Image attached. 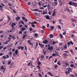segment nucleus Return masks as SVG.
I'll list each match as a JSON object with an SVG mask.
<instances>
[{"instance_id":"6e6d98bb","label":"nucleus","mask_w":77,"mask_h":77,"mask_svg":"<svg viewBox=\"0 0 77 77\" xmlns=\"http://www.w3.org/2000/svg\"><path fill=\"white\" fill-rule=\"evenodd\" d=\"M3 58L4 59H6V56H3Z\"/></svg>"},{"instance_id":"a19ab883","label":"nucleus","mask_w":77,"mask_h":77,"mask_svg":"<svg viewBox=\"0 0 77 77\" xmlns=\"http://www.w3.org/2000/svg\"><path fill=\"white\" fill-rule=\"evenodd\" d=\"M63 55L64 56H67V54L66 53H64L63 54Z\"/></svg>"},{"instance_id":"37998d69","label":"nucleus","mask_w":77,"mask_h":77,"mask_svg":"<svg viewBox=\"0 0 77 77\" xmlns=\"http://www.w3.org/2000/svg\"><path fill=\"white\" fill-rule=\"evenodd\" d=\"M65 65H66V66H68V65H69V64H68V63H65Z\"/></svg>"},{"instance_id":"f03ea898","label":"nucleus","mask_w":77,"mask_h":77,"mask_svg":"<svg viewBox=\"0 0 77 77\" xmlns=\"http://www.w3.org/2000/svg\"><path fill=\"white\" fill-rule=\"evenodd\" d=\"M45 14H48V10L47 9L43 11V15H45Z\"/></svg>"},{"instance_id":"0eeeda50","label":"nucleus","mask_w":77,"mask_h":77,"mask_svg":"<svg viewBox=\"0 0 77 77\" xmlns=\"http://www.w3.org/2000/svg\"><path fill=\"white\" fill-rule=\"evenodd\" d=\"M14 63H11V64L10 65L9 67L10 68H13L14 67Z\"/></svg>"},{"instance_id":"c756f323","label":"nucleus","mask_w":77,"mask_h":77,"mask_svg":"<svg viewBox=\"0 0 77 77\" xmlns=\"http://www.w3.org/2000/svg\"><path fill=\"white\" fill-rule=\"evenodd\" d=\"M71 45V43H70V42H68L67 43V45H68V46L69 45Z\"/></svg>"},{"instance_id":"e2e57ef3","label":"nucleus","mask_w":77,"mask_h":77,"mask_svg":"<svg viewBox=\"0 0 77 77\" xmlns=\"http://www.w3.org/2000/svg\"><path fill=\"white\" fill-rule=\"evenodd\" d=\"M41 64V62H38V65H40Z\"/></svg>"},{"instance_id":"680f3d73","label":"nucleus","mask_w":77,"mask_h":77,"mask_svg":"<svg viewBox=\"0 0 77 77\" xmlns=\"http://www.w3.org/2000/svg\"><path fill=\"white\" fill-rule=\"evenodd\" d=\"M1 5H2V6H5V5H4V4L2 3L1 4Z\"/></svg>"},{"instance_id":"cd10ccee","label":"nucleus","mask_w":77,"mask_h":77,"mask_svg":"<svg viewBox=\"0 0 77 77\" xmlns=\"http://www.w3.org/2000/svg\"><path fill=\"white\" fill-rule=\"evenodd\" d=\"M41 1H40L39 2H38V5L39 6H41Z\"/></svg>"},{"instance_id":"4d7b16f0","label":"nucleus","mask_w":77,"mask_h":77,"mask_svg":"<svg viewBox=\"0 0 77 77\" xmlns=\"http://www.w3.org/2000/svg\"><path fill=\"white\" fill-rule=\"evenodd\" d=\"M66 32H64L63 33V35H66Z\"/></svg>"},{"instance_id":"603ef678","label":"nucleus","mask_w":77,"mask_h":77,"mask_svg":"<svg viewBox=\"0 0 77 77\" xmlns=\"http://www.w3.org/2000/svg\"><path fill=\"white\" fill-rule=\"evenodd\" d=\"M58 2H54V3H55V4L56 5H58Z\"/></svg>"},{"instance_id":"09e8293b","label":"nucleus","mask_w":77,"mask_h":77,"mask_svg":"<svg viewBox=\"0 0 77 77\" xmlns=\"http://www.w3.org/2000/svg\"><path fill=\"white\" fill-rule=\"evenodd\" d=\"M38 42H36L35 46L36 47H38Z\"/></svg>"},{"instance_id":"393cba45","label":"nucleus","mask_w":77,"mask_h":77,"mask_svg":"<svg viewBox=\"0 0 77 77\" xmlns=\"http://www.w3.org/2000/svg\"><path fill=\"white\" fill-rule=\"evenodd\" d=\"M26 30V28H22L21 31L22 32H23V30Z\"/></svg>"},{"instance_id":"3c124183","label":"nucleus","mask_w":77,"mask_h":77,"mask_svg":"<svg viewBox=\"0 0 77 77\" xmlns=\"http://www.w3.org/2000/svg\"><path fill=\"white\" fill-rule=\"evenodd\" d=\"M9 55H7L6 58L7 59H8V58H9Z\"/></svg>"},{"instance_id":"f704fd0d","label":"nucleus","mask_w":77,"mask_h":77,"mask_svg":"<svg viewBox=\"0 0 77 77\" xmlns=\"http://www.w3.org/2000/svg\"><path fill=\"white\" fill-rule=\"evenodd\" d=\"M65 49H66L67 48V45H66L64 47Z\"/></svg>"},{"instance_id":"9b49d317","label":"nucleus","mask_w":77,"mask_h":77,"mask_svg":"<svg viewBox=\"0 0 77 77\" xmlns=\"http://www.w3.org/2000/svg\"><path fill=\"white\" fill-rule=\"evenodd\" d=\"M44 44H48V40H45V41L43 42Z\"/></svg>"},{"instance_id":"a878e982","label":"nucleus","mask_w":77,"mask_h":77,"mask_svg":"<svg viewBox=\"0 0 77 77\" xmlns=\"http://www.w3.org/2000/svg\"><path fill=\"white\" fill-rule=\"evenodd\" d=\"M52 56H53V57L56 56V54L55 53H53L52 55Z\"/></svg>"},{"instance_id":"7ed1b4c3","label":"nucleus","mask_w":77,"mask_h":77,"mask_svg":"<svg viewBox=\"0 0 77 77\" xmlns=\"http://www.w3.org/2000/svg\"><path fill=\"white\" fill-rule=\"evenodd\" d=\"M44 17L47 20H50V18L49 17V15H46L44 16Z\"/></svg>"},{"instance_id":"f8f14e48","label":"nucleus","mask_w":77,"mask_h":77,"mask_svg":"<svg viewBox=\"0 0 77 77\" xmlns=\"http://www.w3.org/2000/svg\"><path fill=\"white\" fill-rule=\"evenodd\" d=\"M18 50H16L15 52V54L16 55H17L18 54Z\"/></svg>"},{"instance_id":"2eb2a0df","label":"nucleus","mask_w":77,"mask_h":77,"mask_svg":"<svg viewBox=\"0 0 77 77\" xmlns=\"http://www.w3.org/2000/svg\"><path fill=\"white\" fill-rule=\"evenodd\" d=\"M71 20L72 21V22H75V21L76 20H75L73 19V18H72V19H71Z\"/></svg>"},{"instance_id":"49530a36","label":"nucleus","mask_w":77,"mask_h":77,"mask_svg":"<svg viewBox=\"0 0 77 77\" xmlns=\"http://www.w3.org/2000/svg\"><path fill=\"white\" fill-rule=\"evenodd\" d=\"M8 5L9 6H12V4H11V3H8Z\"/></svg>"},{"instance_id":"5fc2aeb1","label":"nucleus","mask_w":77,"mask_h":77,"mask_svg":"<svg viewBox=\"0 0 77 77\" xmlns=\"http://www.w3.org/2000/svg\"><path fill=\"white\" fill-rule=\"evenodd\" d=\"M43 52L44 53V54L45 55L46 54V51H44V50H43Z\"/></svg>"},{"instance_id":"ddd939ff","label":"nucleus","mask_w":77,"mask_h":77,"mask_svg":"<svg viewBox=\"0 0 77 77\" xmlns=\"http://www.w3.org/2000/svg\"><path fill=\"white\" fill-rule=\"evenodd\" d=\"M9 42V41H6L5 42H3V44H4L6 45L7 44H8V42Z\"/></svg>"},{"instance_id":"2f4dec72","label":"nucleus","mask_w":77,"mask_h":77,"mask_svg":"<svg viewBox=\"0 0 77 77\" xmlns=\"http://www.w3.org/2000/svg\"><path fill=\"white\" fill-rule=\"evenodd\" d=\"M70 51L72 54H74V51H73L72 50H70Z\"/></svg>"},{"instance_id":"f3484780","label":"nucleus","mask_w":77,"mask_h":77,"mask_svg":"<svg viewBox=\"0 0 77 77\" xmlns=\"http://www.w3.org/2000/svg\"><path fill=\"white\" fill-rule=\"evenodd\" d=\"M48 74H49L50 76H52V77H53V75H52V74H51L50 72H48Z\"/></svg>"},{"instance_id":"5701e85b","label":"nucleus","mask_w":77,"mask_h":77,"mask_svg":"<svg viewBox=\"0 0 77 77\" xmlns=\"http://www.w3.org/2000/svg\"><path fill=\"white\" fill-rule=\"evenodd\" d=\"M52 44H53V45H54V44H57V43H56V42L53 41V42H52Z\"/></svg>"},{"instance_id":"473e14b6","label":"nucleus","mask_w":77,"mask_h":77,"mask_svg":"<svg viewBox=\"0 0 77 77\" xmlns=\"http://www.w3.org/2000/svg\"><path fill=\"white\" fill-rule=\"evenodd\" d=\"M51 58H53V57H52V56H51L48 59V60L50 61V59H51Z\"/></svg>"},{"instance_id":"8fccbe9b","label":"nucleus","mask_w":77,"mask_h":77,"mask_svg":"<svg viewBox=\"0 0 77 77\" xmlns=\"http://www.w3.org/2000/svg\"><path fill=\"white\" fill-rule=\"evenodd\" d=\"M57 59H56L55 60V61H54V63H56V62H57Z\"/></svg>"},{"instance_id":"6e6552de","label":"nucleus","mask_w":77,"mask_h":77,"mask_svg":"<svg viewBox=\"0 0 77 77\" xmlns=\"http://www.w3.org/2000/svg\"><path fill=\"white\" fill-rule=\"evenodd\" d=\"M40 46L41 48H44V45H42V44L41 43H39L38 44Z\"/></svg>"},{"instance_id":"13d9d810","label":"nucleus","mask_w":77,"mask_h":77,"mask_svg":"<svg viewBox=\"0 0 77 77\" xmlns=\"http://www.w3.org/2000/svg\"><path fill=\"white\" fill-rule=\"evenodd\" d=\"M39 75L40 77H42V75H41V73H39Z\"/></svg>"},{"instance_id":"4be33fe9","label":"nucleus","mask_w":77,"mask_h":77,"mask_svg":"<svg viewBox=\"0 0 77 77\" xmlns=\"http://www.w3.org/2000/svg\"><path fill=\"white\" fill-rule=\"evenodd\" d=\"M54 67L55 69H57V67H58V65H57V64H56L54 66Z\"/></svg>"},{"instance_id":"c85d7f7f","label":"nucleus","mask_w":77,"mask_h":77,"mask_svg":"<svg viewBox=\"0 0 77 77\" xmlns=\"http://www.w3.org/2000/svg\"><path fill=\"white\" fill-rule=\"evenodd\" d=\"M57 64L58 65H59V66H60V61H59L57 63Z\"/></svg>"},{"instance_id":"de8ad7c7","label":"nucleus","mask_w":77,"mask_h":77,"mask_svg":"<svg viewBox=\"0 0 77 77\" xmlns=\"http://www.w3.org/2000/svg\"><path fill=\"white\" fill-rule=\"evenodd\" d=\"M39 9H42L43 10H44V8H43V7H40L39 8Z\"/></svg>"},{"instance_id":"bb28decb","label":"nucleus","mask_w":77,"mask_h":77,"mask_svg":"<svg viewBox=\"0 0 77 77\" xmlns=\"http://www.w3.org/2000/svg\"><path fill=\"white\" fill-rule=\"evenodd\" d=\"M50 35L51 38H53V35L52 34H51Z\"/></svg>"},{"instance_id":"b1692460","label":"nucleus","mask_w":77,"mask_h":77,"mask_svg":"<svg viewBox=\"0 0 77 77\" xmlns=\"http://www.w3.org/2000/svg\"><path fill=\"white\" fill-rule=\"evenodd\" d=\"M37 67L38 68V69H39L40 71H41V68L40 67V66H38Z\"/></svg>"},{"instance_id":"a211bd4d","label":"nucleus","mask_w":77,"mask_h":77,"mask_svg":"<svg viewBox=\"0 0 77 77\" xmlns=\"http://www.w3.org/2000/svg\"><path fill=\"white\" fill-rule=\"evenodd\" d=\"M27 36V35L26 34H25L23 37L22 39H24L26 38Z\"/></svg>"},{"instance_id":"6ab92c4d","label":"nucleus","mask_w":77,"mask_h":77,"mask_svg":"<svg viewBox=\"0 0 77 77\" xmlns=\"http://www.w3.org/2000/svg\"><path fill=\"white\" fill-rule=\"evenodd\" d=\"M47 6H48V9H50V8L49 7H50V4H48Z\"/></svg>"},{"instance_id":"58836bf2","label":"nucleus","mask_w":77,"mask_h":77,"mask_svg":"<svg viewBox=\"0 0 77 77\" xmlns=\"http://www.w3.org/2000/svg\"><path fill=\"white\" fill-rule=\"evenodd\" d=\"M66 10L68 11H69V8H68V7H66Z\"/></svg>"},{"instance_id":"338daca9","label":"nucleus","mask_w":77,"mask_h":77,"mask_svg":"<svg viewBox=\"0 0 77 77\" xmlns=\"http://www.w3.org/2000/svg\"><path fill=\"white\" fill-rule=\"evenodd\" d=\"M29 30L30 31H31V32H32V28H30L29 29Z\"/></svg>"},{"instance_id":"72a5a7b5","label":"nucleus","mask_w":77,"mask_h":77,"mask_svg":"<svg viewBox=\"0 0 77 77\" xmlns=\"http://www.w3.org/2000/svg\"><path fill=\"white\" fill-rule=\"evenodd\" d=\"M59 29H61V26L60 25H58L57 26Z\"/></svg>"},{"instance_id":"79ce46f5","label":"nucleus","mask_w":77,"mask_h":77,"mask_svg":"<svg viewBox=\"0 0 77 77\" xmlns=\"http://www.w3.org/2000/svg\"><path fill=\"white\" fill-rule=\"evenodd\" d=\"M1 69H5V68H4L3 66H1Z\"/></svg>"},{"instance_id":"69168bd1","label":"nucleus","mask_w":77,"mask_h":77,"mask_svg":"<svg viewBox=\"0 0 77 77\" xmlns=\"http://www.w3.org/2000/svg\"><path fill=\"white\" fill-rule=\"evenodd\" d=\"M12 24L13 25H14V26H16V24H15V23H12Z\"/></svg>"},{"instance_id":"dca6fc26","label":"nucleus","mask_w":77,"mask_h":77,"mask_svg":"<svg viewBox=\"0 0 77 77\" xmlns=\"http://www.w3.org/2000/svg\"><path fill=\"white\" fill-rule=\"evenodd\" d=\"M69 42H70V44H71V45H74V43L72 42V41H70Z\"/></svg>"},{"instance_id":"4c0bfd02","label":"nucleus","mask_w":77,"mask_h":77,"mask_svg":"<svg viewBox=\"0 0 77 77\" xmlns=\"http://www.w3.org/2000/svg\"><path fill=\"white\" fill-rule=\"evenodd\" d=\"M52 22H53V24H56V21L54 20H52Z\"/></svg>"},{"instance_id":"7c9ffc66","label":"nucleus","mask_w":77,"mask_h":77,"mask_svg":"<svg viewBox=\"0 0 77 77\" xmlns=\"http://www.w3.org/2000/svg\"><path fill=\"white\" fill-rule=\"evenodd\" d=\"M59 36H60V38H63V35H62V34H60L59 35Z\"/></svg>"},{"instance_id":"a18cd8bd","label":"nucleus","mask_w":77,"mask_h":77,"mask_svg":"<svg viewBox=\"0 0 77 77\" xmlns=\"http://www.w3.org/2000/svg\"><path fill=\"white\" fill-rule=\"evenodd\" d=\"M11 61H9L8 62V65H10V64H11Z\"/></svg>"},{"instance_id":"412c9836","label":"nucleus","mask_w":77,"mask_h":77,"mask_svg":"<svg viewBox=\"0 0 77 77\" xmlns=\"http://www.w3.org/2000/svg\"><path fill=\"white\" fill-rule=\"evenodd\" d=\"M56 14V11H55L54 10V13L53 14V16H55V14Z\"/></svg>"},{"instance_id":"774afa93","label":"nucleus","mask_w":77,"mask_h":77,"mask_svg":"<svg viewBox=\"0 0 77 77\" xmlns=\"http://www.w3.org/2000/svg\"><path fill=\"white\" fill-rule=\"evenodd\" d=\"M22 31H20L19 32V34H22Z\"/></svg>"},{"instance_id":"20e7f679","label":"nucleus","mask_w":77,"mask_h":77,"mask_svg":"<svg viewBox=\"0 0 77 77\" xmlns=\"http://www.w3.org/2000/svg\"><path fill=\"white\" fill-rule=\"evenodd\" d=\"M67 71H66L65 72V73L66 74V75H68V74H69V73H70V70L69 69H68Z\"/></svg>"},{"instance_id":"052dcab7","label":"nucleus","mask_w":77,"mask_h":77,"mask_svg":"<svg viewBox=\"0 0 77 77\" xmlns=\"http://www.w3.org/2000/svg\"><path fill=\"white\" fill-rule=\"evenodd\" d=\"M44 55H41V59H42V58H44Z\"/></svg>"},{"instance_id":"1a4fd4ad","label":"nucleus","mask_w":77,"mask_h":77,"mask_svg":"<svg viewBox=\"0 0 77 77\" xmlns=\"http://www.w3.org/2000/svg\"><path fill=\"white\" fill-rule=\"evenodd\" d=\"M59 2H60V6H62V5L63 4L62 3V1H61V0H59Z\"/></svg>"},{"instance_id":"c9c22d12","label":"nucleus","mask_w":77,"mask_h":77,"mask_svg":"<svg viewBox=\"0 0 77 77\" xmlns=\"http://www.w3.org/2000/svg\"><path fill=\"white\" fill-rule=\"evenodd\" d=\"M34 11H36V12H38V9H36L34 10Z\"/></svg>"},{"instance_id":"4468645a","label":"nucleus","mask_w":77,"mask_h":77,"mask_svg":"<svg viewBox=\"0 0 77 77\" xmlns=\"http://www.w3.org/2000/svg\"><path fill=\"white\" fill-rule=\"evenodd\" d=\"M16 20L17 21H18V20H20V18L19 17H18L17 18H16Z\"/></svg>"},{"instance_id":"0e129e2a","label":"nucleus","mask_w":77,"mask_h":77,"mask_svg":"<svg viewBox=\"0 0 77 77\" xmlns=\"http://www.w3.org/2000/svg\"><path fill=\"white\" fill-rule=\"evenodd\" d=\"M35 36L36 37L38 36V34L35 33Z\"/></svg>"},{"instance_id":"c03bdc74","label":"nucleus","mask_w":77,"mask_h":77,"mask_svg":"<svg viewBox=\"0 0 77 77\" xmlns=\"http://www.w3.org/2000/svg\"><path fill=\"white\" fill-rule=\"evenodd\" d=\"M31 26H32V27L33 28H34V27H35V25H33V24L31 25Z\"/></svg>"},{"instance_id":"ea45409f","label":"nucleus","mask_w":77,"mask_h":77,"mask_svg":"<svg viewBox=\"0 0 77 77\" xmlns=\"http://www.w3.org/2000/svg\"><path fill=\"white\" fill-rule=\"evenodd\" d=\"M12 38L13 39H14V40H15L16 39V38H15V36H14V35H13L12 36Z\"/></svg>"},{"instance_id":"9d476101","label":"nucleus","mask_w":77,"mask_h":77,"mask_svg":"<svg viewBox=\"0 0 77 77\" xmlns=\"http://www.w3.org/2000/svg\"><path fill=\"white\" fill-rule=\"evenodd\" d=\"M51 29L50 30L51 31H52V30H53V29H54V26H51Z\"/></svg>"},{"instance_id":"bf43d9fd","label":"nucleus","mask_w":77,"mask_h":77,"mask_svg":"<svg viewBox=\"0 0 77 77\" xmlns=\"http://www.w3.org/2000/svg\"><path fill=\"white\" fill-rule=\"evenodd\" d=\"M70 66L71 67H73L74 66V65L73 64H71L70 65Z\"/></svg>"},{"instance_id":"e433bc0d","label":"nucleus","mask_w":77,"mask_h":77,"mask_svg":"<svg viewBox=\"0 0 77 77\" xmlns=\"http://www.w3.org/2000/svg\"><path fill=\"white\" fill-rule=\"evenodd\" d=\"M30 64H31V62H30L28 64V66H30Z\"/></svg>"},{"instance_id":"39448f33","label":"nucleus","mask_w":77,"mask_h":77,"mask_svg":"<svg viewBox=\"0 0 77 77\" xmlns=\"http://www.w3.org/2000/svg\"><path fill=\"white\" fill-rule=\"evenodd\" d=\"M2 8H4V7L0 4V10L1 11V12H3V9Z\"/></svg>"},{"instance_id":"aec40b11","label":"nucleus","mask_w":77,"mask_h":77,"mask_svg":"<svg viewBox=\"0 0 77 77\" xmlns=\"http://www.w3.org/2000/svg\"><path fill=\"white\" fill-rule=\"evenodd\" d=\"M12 44H11V45H8L7 47L8 48H10V47H12Z\"/></svg>"},{"instance_id":"423d86ee","label":"nucleus","mask_w":77,"mask_h":77,"mask_svg":"<svg viewBox=\"0 0 77 77\" xmlns=\"http://www.w3.org/2000/svg\"><path fill=\"white\" fill-rule=\"evenodd\" d=\"M53 46L49 47L48 48V50H53Z\"/></svg>"},{"instance_id":"f257e3e1","label":"nucleus","mask_w":77,"mask_h":77,"mask_svg":"<svg viewBox=\"0 0 77 77\" xmlns=\"http://www.w3.org/2000/svg\"><path fill=\"white\" fill-rule=\"evenodd\" d=\"M69 4L71 6L72 5L73 6H75V7H77V3H75L74 2L70 1L69 2Z\"/></svg>"},{"instance_id":"864d4df0","label":"nucleus","mask_w":77,"mask_h":77,"mask_svg":"<svg viewBox=\"0 0 77 77\" xmlns=\"http://www.w3.org/2000/svg\"><path fill=\"white\" fill-rule=\"evenodd\" d=\"M70 77H74V76L73 75L71 74L70 75Z\"/></svg>"}]
</instances>
